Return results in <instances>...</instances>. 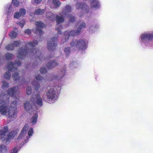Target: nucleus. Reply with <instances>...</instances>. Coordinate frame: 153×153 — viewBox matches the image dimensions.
Instances as JSON below:
<instances>
[{"label":"nucleus","instance_id":"nucleus-1","mask_svg":"<svg viewBox=\"0 0 153 153\" xmlns=\"http://www.w3.org/2000/svg\"><path fill=\"white\" fill-rule=\"evenodd\" d=\"M7 92L4 91H2L0 94V113L6 115L7 114L9 118H14L17 114L16 105L20 102H15L13 101L9 106V101L7 100Z\"/></svg>","mask_w":153,"mask_h":153},{"label":"nucleus","instance_id":"nucleus-2","mask_svg":"<svg viewBox=\"0 0 153 153\" xmlns=\"http://www.w3.org/2000/svg\"><path fill=\"white\" fill-rule=\"evenodd\" d=\"M38 44V42L37 40H34L33 42H29L27 43L23 48H21L18 51V55L17 58L18 59H23L25 56H29L30 57L34 56L35 57L37 56L38 59L42 60H48L50 58L53 57L52 56H50L49 58L48 57L46 58H44L43 56L41 55V52L40 50L37 48L32 50V49Z\"/></svg>","mask_w":153,"mask_h":153},{"label":"nucleus","instance_id":"nucleus-3","mask_svg":"<svg viewBox=\"0 0 153 153\" xmlns=\"http://www.w3.org/2000/svg\"><path fill=\"white\" fill-rule=\"evenodd\" d=\"M42 105V98L39 92H35L30 100H27L24 104V107L27 111L30 114L33 113L31 121V123L33 125L37 122L38 118L37 112L34 109L35 106L37 105L41 106Z\"/></svg>","mask_w":153,"mask_h":153},{"label":"nucleus","instance_id":"nucleus-4","mask_svg":"<svg viewBox=\"0 0 153 153\" xmlns=\"http://www.w3.org/2000/svg\"><path fill=\"white\" fill-rule=\"evenodd\" d=\"M33 134V128L31 127L29 128L28 124H26L22 129L18 138V140L26 143Z\"/></svg>","mask_w":153,"mask_h":153},{"label":"nucleus","instance_id":"nucleus-5","mask_svg":"<svg viewBox=\"0 0 153 153\" xmlns=\"http://www.w3.org/2000/svg\"><path fill=\"white\" fill-rule=\"evenodd\" d=\"M46 16L47 18L51 21H54L56 20L57 25L56 29L57 31L58 34H61V29L62 27L60 23L64 22V18L62 16H60L57 14H53L51 12H47L46 13Z\"/></svg>","mask_w":153,"mask_h":153},{"label":"nucleus","instance_id":"nucleus-6","mask_svg":"<svg viewBox=\"0 0 153 153\" xmlns=\"http://www.w3.org/2000/svg\"><path fill=\"white\" fill-rule=\"evenodd\" d=\"M8 131V128L7 126H5L3 128L0 130V136L3 143L6 144H9L11 139L17 134V132L15 131H13L7 135Z\"/></svg>","mask_w":153,"mask_h":153},{"label":"nucleus","instance_id":"nucleus-7","mask_svg":"<svg viewBox=\"0 0 153 153\" xmlns=\"http://www.w3.org/2000/svg\"><path fill=\"white\" fill-rule=\"evenodd\" d=\"M61 87L54 85L53 88L48 90L46 96L48 100L50 102H53L58 99V93L61 89Z\"/></svg>","mask_w":153,"mask_h":153},{"label":"nucleus","instance_id":"nucleus-8","mask_svg":"<svg viewBox=\"0 0 153 153\" xmlns=\"http://www.w3.org/2000/svg\"><path fill=\"white\" fill-rule=\"evenodd\" d=\"M21 65V62L19 60H16L14 64L11 62H9L7 67L4 68L5 69L9 71L4 73L3 75L4 78L6 79H10L11 76V74L10 72L15 71L17 69V67Z\"/></svg>","mask_w":153,"mask_h":153},{"label":"nucleus","instance_id":"nucleus-9","mask_svg":"<svg viewBox=\"0 0 153 153\" xmlns=\"http://www.w3.org/2000/svg\"><path fill=\"white\" fill-rule=\"evenodd\" d=\"M140 40L142 45L153 47V33L141 34L140 36Z\"/></svg>","mask_w":153,"mask_h":153},{"label":"nucleus","instance_id":"nucleus-10","mask_svg":"<svg viewBox=\"0 0 153 153\" xmlns=\"http://www.w3.org/2000/svg\"><path fill=\"white\" fill-rule=\"evenodd\" d=\"M72 11L71 7L69 5H66L64 7L62 10V12L59 13L60 16H62L64 18L65 17L69 19L70 22H74L75 21V18L72 14L69 13Z\"/></svg>","mask_w":153,"mask_h":153},{"label":"nucleus","instance_id":"nucleus-11","mask_svg":"<svg viewBox=\"0 0 153 153\" xmlns=\"http://www.w3.org/2000/svg\"><path fill=\"white\" fill-rule=\"evenodd\" d=\"M87 41L82 39H74L70 43L71 46L75 47L79 51L85 49L87 47Z\"/></svg>","mask_w":153,"mask_h":153},{"label":"nucleus","instance_id":"nucleus-12","mask_svg":"<svg viewBox=\"0 0 153 153\" xmlns=\"http://www.w3.org/2000/svg\"><path fill=\"white\" fill-rule=\"evenodd\" d=\"M76 7L77 9L80 10L82 14L80 15V16H89L90 15L89 7L83 2H77L76 4Z\"/></svg>","mask_w":153,"mask_h":153},{"label":"nucleus","instance_id":"nucleus-13","mask_svg":"<svg viewBox=\"0 0 153 153\" xmlns=\"http://www.w3.org/2000/svg\"><path fill=\"white\" fill-rule=\"evenodd\" d=\"M18 87L13 86L8 89L7 93L8 95L13 97L15 100V102H20V92Z\"/></svg>","mask_w":153,"mask_h":153},{"label":"nucleus","instance_id":"nucleus-14","mask_svg":"<svg viewBox=\"0 0 153 153\" xmlns=\"http://www.w3.org/2000/svg\"><path fill=\"white\" fill-rule=\"evenodd\" d=\"M77 29L76 30H72L69 32L68 31H65L63 33L61 38L63 42L67 41L69 39L70 36H76L79 33Z\"/></svg>","mask_w":153,"mask_h":153},{"label":"nucleus","instance_id":"nucleus-15","mask_svg":"<svg viewBox=\"0 0 153 153\" xmlns=\"http://www.w3.org/2000/svg\"><path fill=\"white\" fill-rule=\"evenodd\" d=\"M58 36L51 39L47 42V48L51 51H54L57 45L56 41L57 39Z\"/></svg>","mask_w":153,"mask_h":153},{"label":"nucleus","instance_id":"nucleus-16","mask_svg":"<svg viewBox=\"0 0 153 153\" xmlns=\"http://www.w3.org/2000/svg\"><path fill=\"white\" fill-rule=\"evenodd\" d=\"M35 25L36 26V28L33 29V32L36 34L39 33V35L42 34L43 32L41 28L45 26V24L40 21H37L35 22Z\"/></svg>","mask_w":153,"mask_h":153},{"label":"nucleus","instance_id":"nucleus-17","mask_svg":"<svg viewBox=\"0 0 153 153\" xmlns=\"http://www.w3.org/2000/svg\"><path fill=\"white\" fill-rule=\"evenodd\" d=\"M65 68H63L57 75L51 74L50 76V80L55 81H59L61 80L65 75L66 70Z\"/></svg>","mask_w":153,"mask_h":153},{"label":"nucleus","instance_id":"nucleus-18","mask_svg":"<svg viewBox=\"0 0 153 153\" xmlns=\"http://www.w3.org/2000/svg\"><path fill=\"white\" fill-rule=\"evenodd\" d=\"M48 4L51 8H57L59 7L61 3L58 0H48Z\"/></svg>","mask_w":153,"mask_h":153},{"label":"nucleus","instance_id":"nucleus-19","mask_svg":"<svg viewBox=\"0 0 153 153\" xmlns=\"http://www.w3.org/2000/svg\"><path fill=\"white\" fill-rule=\"evenodd\" d=\"M14 10V8L10 4H8L5 7L4 12L8 16L12 15Z\"/></svg>","mask_w":153,"mask_h":153},{"label":"nucleus","instance_id":"nucleus-20","mask_svg":"<svg viewBox=\"0 0 153 153\" xmlns=\"http://www.w3.org/2000/svg\"><path fill=\"white\" fill-rule=\"evenodd\" d=\"M91 3V7L95 9H97L100 8V3L97 0H90Z\"/></svg>","mask_w":153,"mask_h":153},{"label":"nucleus","instance_id":"nucleus-21","mask_svg":"<svg viewBox=\"0 0 153 153\" xmlns=\"http://www.w3.org/2000/svg\"><path fill=\"white\" fill-rule=\"evenodd\" d=\"M58 65V63L55 61H52L48 62L46 65V67L48 69H51Z\"/></svg>","mask_w":153,"mask_h":153},{"label":"nucleus","instance_id":"nucleus-22","mask_svg":"<svg viewBox=\"0 0 153 153\" xmlns=\"http://www.w3.org/2000/svg\"><path fill=\"white\" fill-rule=\"evenodd\" d=\"M45 10L44 9H41L39 8L36 9L34 13L35 15H41L43 14L45 12Z\"/></svg>","mask_w":153,"mask_h":153},{"label":"nucleus","instance_id":"nucleus-23","mask_svg":"<svg viewBox=\"0 0 153 153\" xmlns=\"http://www.w3.org/2000/svg\"><path fill=\"white\" fill-rule=\"evenodd\" d=\"M32 85L34 87L36 91L38 90L40 87V85L35 81H34L31 83Z\"/></svg>","mask_w":153,"mask_h":153},{"label":"nucleus","instance_id":"nucleus-24","mask_svg":"<svg viewBox=\"0 0 153 153\" xmlns=\"http://www.w3.org/2000/svg\"><path fill=\"white\" fill-rule=\"evenodd\" d=\"M12 78L14 80L18 82L19 80V77L18 74L16 73H14L12 76Z\"/></svg>","mask_w":153,"mask_h":153},{"label":"nucleus","instance_id":"nucleus-25","mask_svg":"<svg viewBox=\"0 0 153 153\" xmlns=\"http://www.w3.org/2000/svg\"><path fill=\"white\" fill-rule=\"evenodd\" d=\"M7 151V148L6 146L4 145L0 146V153H5Z\"/></svg>","mask_w":153,"mask_h":153},{"label":"nucleus","instance_id":"nucleus-26","mask_svg":"<svg viewBox=\"0 0 153 153\" xmlns=\"http://www.w3.org/2000/svg\"><path fill=\"white\" fill-rule=\"evenodd\" d=\"M86 27V24L84 22H82L79 25V26L77 28L78 30L79 33L80 32L82 29L85 28Z\"/></svg>","mask_w":153,"mask_h":153},{"label":"nucleus","instance_id":"nucleus-27","mask_svg":"<svg viewBox=\"0 0 153 153\" xmlns=\"http://www.w3.org/2000/svg\"><path fill=\"white\" fill-rule=\"evenodd\" d=\"M2 85L1 88L2 89H4L5 88H7L9 87V83L7 82L4 80L2 81Z\"/></svg>","mask_w":153,"mask_h":153},{"label":"nucleus","instance_id":"nucleus-28","mask_svg":"<svg viewBox=\"0 0 153 153\" xmlns=\"http://www.w3.org/2000/svg\"><path fill=\"white\" fill-rule=\"evenodd\" d=\"M9 36L11 38L14 39L16 37V32L13 30L12 31L9 33Z\"/></svg>","mask_w":153,"mask_h":153},{"label":"nucleus","instance_id":"nucleus-29","mask_svg":"<svg viewBox=\"0 0 153 153\" xmlns=\"http://www.w3.org/2000/svg\"><path fill=\"white\" fill-rule=\"evenodd\" d=\"M99 27V25H97L95 26H92L89 28V30L91 33L95 31L96 29L98 28Z\"/></svg>","mask_w":153,"mask_h":153},{"label":"nucleus","instance_id":"nucleus-30","mask_svg":"<svg viewBox=\"0 0 153 153\" xmlns=\"http://www.w3.org/2000/svg\"><path fill=\"white\" fill-rule=\"evenodd\" d=\"M5 48L8 50H12L14 49V46H13L12 43H10L6 46Z\"/></svg>","mask_w":153,"mask_h":153},{"label":"nucleus","instance_id":"nucleus-31","mask_svg":"<svg viewBox=\"0 0 153 153\" xmlns=\"http://www.w3.org/2000/svg\"><path fill=\"white\" fill-rule=\"evenodd\" d=\"M13 56V54L12 53H6L5 55V57L7 59H11Z\"/></svg>","mask_w":153,"mask_h":153},{"label":"nucleus","instance_id":"nucleus-32","mask_svg":"<svg viewBox=\"0 0 153 153\" xmlns=\"http://www.w3.org/2000/svg\"><path fill=\"white\" fill-rule=\"evenodd\" d=\"M22 16L25 15L26 13V10L24 8H21L20 9L19 12Z\"/></svg>","mask_w":153,"mask_h":153},{"label":"nucleus","instance_id":"nucleus-33","mask_svg":"<svg viewBox=\"0 0 153 153\" xmlns=\"http://www.w3.org/2000/svg\"><path fill=\"white\" fill-rule=\"evenodd\" d=\"M21 83L22 85V87L25 88L27 85L29 84L30 82H28L26 81L24 79L22 81Z\"/></svg>","mask_w":153,"mask_h":153},{"label":"nucleus","instance_id":"nucleus-34","mask_svg":"<svg viewBox=\"0 0 153 153\" xmlns=\"http://www.w3.org/2000/svg\"><path fill=\"white\" fill-rule=\"evenodd\" d=\"M25 19H22L20 22L18 23L17 24L21 27H22L25 24Z\"/></svg>","mask_w":153,"mask_h":153},{"label":"nucleus","instance_id":"nucleus-35","mask_svg":"<svg viewBox=\"0 0 153 153\" xmlns=\"http://www.w3.org/2000/svg\"><path fill=\"white\" fill-rule=\"evenodd\" d=\"M64 52L67 56L69 55L70 53V48H66L64 49Z\"/></svg>","mask_w":153,"mask_h":153},{"label":"nucleus","instance_id":"nucleus-36","mask_svg":"<svg viewBox=\"0 0 153 153\" xmlns=\"http://www.w3.org/2000/svg\"><path fill=\"white\" fill-rule=\"evenodd\" d=\"M21 16L20 15L19 12H16L14 14V18L16 19H19Z\"/></svg>","mask_w":153,"mask_h":153},{"label":"nucleus","instance_id":"nucleus-37","mask_svg":"<svg viewBox=\"0 0 153 153\" xmlns=\"http://www.w3.org/2000/svg\"><path fill=\"white\" fill-rule=\"evenodd\" d=\"M12 3L14 6L16 7L18 6L19 4V2L17 0H12Z\"/></svg>","mask_w":153,"mask_h":153},{"label":"nucleus","instance_id":"nucleus-38","mask_svg":"<svg viewBox=\"0 0 153 153\" xmlns=\"http://www.w3.org/2000/svg\"><path fill=\"white\" fill-rule=\"evenodd\" d=\"M32 92V89L31 87L28 86L26 89V94L27 95H30Z\"/></svg>","mask_w":153,"mask_h":153},{"label":"nucleus","instance_id":"nucleus-39","mask_svg":"<svg viewBox=\"0 0 153 153\" xmlns=\"http://www.w3.org/2000/svg\"><path fill=\"white\" fill-rule=\"evenodd\" d=\"M35 78L37 81H40L43 80V78L39 75H37L35 76Z\"/></svg>","mask_w":153,"mask_h":153},{"label":"nucleus","instance_id":"nucleus-40","mask_svg":"<svg viewBox=\"0 0 153 153\" xmlns=\"http://www.w3.org/2000/svg\"><path fill=\"white\" fill-rule=\"evenodd\" d=\"M12 44L13 45V46H14V47H17L19 46L20 44V42L19 41H14L13 42V43H12Z\"/></svg>","mask_w":153,"mask_h":153},{"label":"nucleus","instance_id":"nucleus-41","mask_svg":"<svg viewBox=\"0 0 153 153\" xmlns=\"http://www.w3.org/2000/svg\"><path fill=\"white\" fill-rule=\"evenodd\" d=\"M24 32L25 34L30 35L31 32V30L29 29H27L25 30Z\"/></svg>","mask_w":153,"mask_h":153},{"label":"nucleus","instance_id":"nucleus-42","mask_svg":"<svg viewBox=\"0 0 153 153\" xmlns=\"http://www.w3.org/2000/svg\"><path fill=\"white\" fill-rule=\"evenodd\" d=\"M4 62V60L1 55V53H0V65H2Z\"/></svg>","mask_w":153,"mask_h":153},{"label":"nucleus","instance_id":"nucleus-43","mask_svg":"<svg viewBox=\"0 0 153 153\" xmlns=\"http://www.w3.org/2000/svg\"><path fill=\"white\" fill-rule=\"evenodd\" d=\"M40 72L42 74L46 73L47 72V70L45 68L42 67L40 69Z\"/></svg>","mask_w":153,"mask_h":153},{"label":"nucleus","instance_id":"nucleus-44","mask_svg":"<svg viewBox=\"0 0 153 153\" xmlns=\"http://www.w3.org/2000/svg\"><path fill=\"white\" fill-rule=\"evenodd\" d=\"M42 0H32L31 2L33 4H38L41 2Z\"/></svg>","mask_w":153,"mask_h":153},{"label":"nucleus","instance_id":"nucleus-45","mask_svg":"<svg viewBox=\"0 0 153 153\" xmlns=\"http://www.w3.org/2000/svg\"><path fill=\"white\" fill-rule=\"evenodd\" d=\"M17 152L18 150L17 148L16 147H15L13 149L11 152V153H17Z\"/></svg>","mask_w":153,"mask_h":153}]
</instances>
